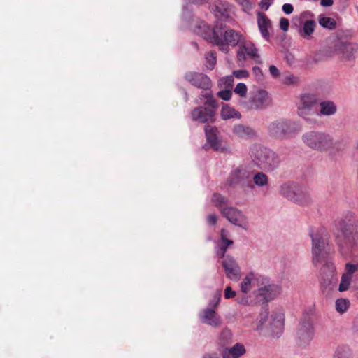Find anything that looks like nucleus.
Listing matches in <instances>:
<instances>
[{
	"instance_id": "nucleus-1",
	"label": "nucleus",
	"mask_w": 358,
	"mask_h": 358,
	"mask_svg": "<svg viewBox=\"0 0 358 358\" xmlns=\"http://www.w3.org/2000/svg\"><path fill=\"white\" fill-rule=\"evenodd\" d=\"M210 38V43L217 45L219 50L224 53L230 51V47L234 48L239 45L245 38V36L240 31L229 27L215 26L214 35Z\"/></svg>"
},
{
	"instance_id": "nucleus-2",
	"label": "nucleus",
	"mask_w": 358,
	"mask_h": 358,
	"mask_svg": "<svg viewBox=\"0 0 358 358\" xmlns=\"http://www.w3.org/2000/svg\"><path fill=\"white\" fill-rule=\"evenodd\" d=\"M309 235L312 241V262L317 266L324 261L330 250L329 236L327 230L322 227L311 228Z\"/></svg>"
},
{
	"instance_id": "nucleus-3",
	"label": "nucleus",
	"mask_w": 358,
	"mask_h": 358,
	"mask_svg": "<svg viewBox=\"0 0 358 358\" xmlns=\"http://www.w3.org/2000/svg\"><path fill=\"white\" fill-rule=\"evenodd\" d=\"M250 151L257 166L264 171L271 172L280 166V157L273 150L260 144H254Z\"/></svg>"
},
{
	"instance_id": "nucleus-4",
	"label": "nucleus",
	"mask_w": 358,
	"mask_h": 358,
	"mask_svg": "<svg viewBox=\"0 0 358 358\" xmlns=\"http://www.w3.org/2000/svg\"><path fill=\"white\" fill-rule=\"evenodd\" d=\"M339 233H335L339 250L343 256H348L358 250V232L355 231L352 226L341 220L338 225Z\"/></svg>"
},
{
	"instance_id": "nucleus-5",
	"label": "nucleus",
	"mask_w": 358,
	"mask_h": 358,
	"mask_svg": "<svg viewBox=\"0 0 358 358\" xmlns=\"http://www.w3.org/2000/svg\"><path fill=\"white\" fill-rule=\"evenodd\" d=\"M255 329L261 331L266 329L275 337H280L284 329V314L279 310L273 312L269 317L266 310H262L255 322Z\"/></svg>"
},
{
	"instance_id": "nucleus-6",
	"label": "nucleus",
	"mask_w": 358,
	"mask_h": 358,
	"mask_svg": "<svg viewBox=\"0 0 358 358\" xmlns=\"http://www.w3.org/2000/svg\"><path fill=\"white\" fill-rule=\"evenodd\" d=\"M202 103L203 106L196 107L192 110V119L200 123L213 121L217 104L210 92L206 91L196 99V103Z\"/></svg>"
},
{
	"instance_id": "nucleus-7",
	"label": "nucleus",
	"mask_w": 358,
	"mask_h": 358,
	"mask_svg": "<svg viewBox=\"0 0 358 358\" xmlns=\"http://www.w3.org/2000/svg\"><path fill=\"white\" fill-rule=\"evenodd\" d=\"M302 141L309 148L320 152L329 151L336 145L331 134L318 131L306 132L302 136Z\"/></svg>"
},
{
	"instance_id": "nucleus-8",
	"label": "nucleus",
	"mask_w": 358,
	"mask_h": 358,
	"mask_svg": "<svg viewBox=\"0 0 358 358\" xmlns=\"http://www.w3.org/2000/svg\"><path fill=\"white\" fill-rule=\"evenodd\" d=\"M301 130L299 124L290 120L280 118L271 122L267 126L270 137L277 140H284L292 137Z\"/></svg>"
},
{
	"instance_id": "nucleus-9",
	"label": "nucleus",
	"mask_w": 358,
	"mask_h": 358,
	"mask_svg": "<svg viewBox=\"0 0 358 358\" xmlns=\"http://www.w3.org/2000/svg\"><path fill=\"white\" fill-rule=\"evenodd\" d=\"M279 194L289 201L300 205L307 204L312 200L308 189L294 182L282 183L279 187Z\"/></svg>"
},
{
	"instance_id": "nucleus-10",
	"label": "nucleus",
	"mask_w": 358,
	"mask_h": 358,
	"mask_svg": "<svg viewBox=\"0 0 358 358\" xmlns=\"http://www.w3.org/2000/svg\"><path fill=\"white\" fill-rule=\"evenodd\" d=\"M182 20L188 24V26L196 34L202 36L210 43L208 35L210 37L214 35L215 27L211 29L203 21L194 17L185 6L183 8Z\"/></svg>"
},
{
	"instance_id": "nucleus-11",
	"label": "nucleus",
	"mask_w": 358,
	"mask_h": 358,
	"mask_svg": "<svg viewBox=\"0 0 358 358\" xmlns=\"http://www.w3.org/2000/svg\"><path fill=\"white\" fill-rule=\"evenodd\" d=\"M271 103L272 98L268 92L260 89L250 93L248 101L242 105L248 110H262L269 107Z\"/></svg>"
},
{
	"instance_id": "nucleus-12",
	"label": "nucleus",
	"mask_w": 358,
	"mask_h": 358,
	"mask_svg": "<svg viewBox=\"0 0 358 358\" xmlns=\"http://www.w3.org/2000/svg\"><path fill=\"white\" fill-rule=\"evenodd\" d=\"M248 58L251 59L257 64L262 63L258 49L254 43L245 38L238 45L236 52V59L238 66H244Z\"/></svg>"
},
{
	"instance_id": "nucleus-13",
	"label": "nucleus",
	"mask_w": 358,
	"mask_h": 358,
	"mask_svg": "<svg viewBox=\"0 0 358 358\" xmlns=\"http://www.w3.org/2000/svg\"><path fill=\"white\" fill-rule=\"evenodd\" d=\"M227 182L231 187L241 186L252 188V172L248 171L245 166H238L231 172Z\"/></svg>"
},
{
	"instance_id": "nucleus-14",
	"label": "nucleus",
	"mask_w": 358,
	"mask_h": 358,
	"mask_svg": "<svg viewBox=\"0 0 358 358\" xmlns=\"http://www.w3.org/2000/svg\"><path fill=\"white\" fill-rule=\"evenodd\" d=\"M317 97L315 94H306L301 97L300 104L298 106V114L308 123H312L310 115L316 114L315 106L317 104Z\"/></svg>"
},
{
	"instance_id": "nucleus-15",
	"label": "nucleus",
	"mask_w": 358,
	"mask_h": 358,
	"mask_svg": "<svg viewBox=\"0 0 358 358\" xmlns=\"http://www.w3.org/2000/svg\"><path fill=\"white\" fill-rule=\"evenodd\" d=\"M262 279L257 289L255 290L257 296H262L266 301H271L280 294L281 287L279 285L271 283L269 278L262 275Z\"/></svg>"
},
{
	"instance_id": "nucleus-16",
	"label": "nucleus",
	"mask_w": 358,
	"mask_h": 358,
	"mask_svg": "<svg viewBox=\"0 0 358 358\" xmlns=\"http://www.w3.org/2000/svg\"><path fill=\"white\" fill-rule=\"evenodd\" d=\"M222 215L231 224L248 230L249 222L245 215L237 208L229 206L222 210Z\"/></svg>"
},
{
	"instance_id": "nucleus-17",
	"label": "nucleus",
	"mask_w": 358,
	"mask_h": 358,
	"mask_svg": "<svg viewBox=\"0 0 358 358\" xmlns=\"http://www.w3.org/2000/svg\"><path fill=\"white\" fill-rule=\"evenodd\" d=\"M211 13L215 18L220 20H227L231 17L232 6L227 1L222 0H215L210 6Z\"/></svg>"
},
{
	"instance_id": "nucleus-18",
	"label": "nucleus",
	"mask_w": 358,
	"mask_h": 358,
	"mask_svg": "<svg viewBox=\"0 0 358 358\" xmlns=\"http://www.w3.org/2000/svg\"><path fill=\"white\" fill-rule=\"evenodd\" d=\"M222 266L226 276L233 281H238L241 278V268L236 260L231 255L222 258Z\"/></svg>"
},
{
	"instance_id": "nucleus-19",
	"label": "nucleus",
	"mask_w": 358,
	"mask_h": 358,
	"mask_svg": "<svg viewBox=\"0 0 358 358\" xmlns=\"http://www.w3.org/2000/svg\"><path fill=\"white\" fill-rule=\"evenodd\" d=\"M314 335L313 324L309 321L301 322L296 332V338L300 345H308Z\"/></svg>"
},
{
	"instance_id": "nucleus-20",
	"label": "nucleus",
	"mask_w": 358,
	"mask_h": 358,
	"mask_svg": "<svg viewBox=\"0 0 358 358\" xmlns=\"http://www.w3.org/2000/svg\"><path fill=\"white\" fill-rule=\"evenodd\" d=\"M185 78L192 85L205 90L211 87V80L206 75L197 72H187Z\"/></svg>"
},
{
	"instance_id": "nucleus-21",
	"label": "nucleus",
	"mask_w": 358,
	"mask_h": 358,
	"mask_svg": "<svg viewBox=\"0 0 358 358\" xmlns=\"http://www.w3.org/2000/svg\"><path fill=\"white\" fill-rule=\"evenodd\" d=\"M262 275L255 273H248L242 280L241 283V290L243 294H248L252 289L258 287L259 283L261 282Z\"/></svg>"
},
{
	"instance_id": "nucleus-22",
	"label": "nucleus",
	"mask_w": 358,
	"mask_h": 358,
	"mask_svg": "<svg viewBox=\"0 0 358 358\" xmlns=\"http://www.w3.org/2000/svg\"><path fill=\"white\" fill-rule=\"evenodd\" d=\"M218 129L215 127L206 125L205 127V133L207 143L210 147L215 151L222 150V142L218 138Z\"/></svg>"
},
{
	"instance_id": "nucleus-23",
	"label": "nucleus",
	"mask_w": 358,
	"mask_h": 358,
	"mask_svg": "<svg viewBox=\"0 0 358 358\" xmlns=\"http://www.w3.org/2000/svg\"><path fill=\"white\" fill-rule=\"evenodd\" d=\"M335 50L343 55L346 59H351L358 54V44L339 41L335 45Z\"/></svg>"
},
{
	"instance_id": "nucleus-24",
	"label": "nucleus",
	"mask_w": 358,
	"mask_h": 358,
	"mask_svg": "<svg viewBox=\"0 0 358 358\" xmlns=\"http://www.w3.org/2000/svg\"><path fill=\"white\" fill-rule=\"evenodd\" d=\"M199 318L203 324H206L213 327H217L221 324V319L212 308H208L199 313Z\"/></svg>"
},
{
	"instance_id": "nucleus-25",
	"label": "nucleus",
	"mask_w": 358,
	"mask_h": 358,
	"mask_svg": "<svg viewBox=\"0 0 358 358\" xmlns=\"http://www.w3.org/2000/svg\"><path fill=\"white\" fill-rule=\"evenodd\" d=\"M258 27L262 36L266 41H269L271 31L272 30V24L271 20L267 16L259 12L257 15Z\"/></svg>"
},
{
	"instance_id": "nucleus-26",
	"label": "nucleus",
	"mask_w": 358,
	"mask_h": 358,
	"mask_svg": "<svg viewBox=\"0 0 358 358\" xmlns=\"http://www.w3.org/2000/svg\"><path fill=\"white\" fill-rule=\"evenodd\" d=\"M322 272L323 274L327 275V280L324 278L322 283L331 289L330 286L336 280L334 277L335 266L334 263L330 260H327L322 268Z\"/></svg>"
},
{
	"instance_id": "nucleus-27",
	"label": "nucleus",
	"mask_w": 358,
	"mask_h": 358,
	"mask_svg": "<svg viewBox=\"0 0 358 358\" xmlns=\"http://www.w3.org/2000/svg\"><path fill=\"white\" fill-rule=\"evenodd\" d=\"M337 106L334 101L324 100L319 103L318 116H331L336 113Z\"/></svg>"
},
{
	"instance_id": "nucleus-28",
	"label": "nucleus",
	"mask_w": 358,
	"mask_h": 358,
	"mask_svg": "<svg viewBox=\"0 0 358 358\" xmlns=\"http://www.w3.org/2000/svg\"><path fill=\"white\" fill-rule=\"evenodd\" d=\"M245 353V348L241 343H236L233 347L222 350L223 358H238Z\"/></svg>"
},
{
	"instance_id": "nucleus-29",
	"label": "nucleus",
	"mask_w": 358,
	"mask_h": 358,
	"mask_svg": "<svg viewBox=\"0 0 358 358\" xmlns=\"http://www.w3.org/2000/svg\"><path fill=\"white\" fill-rule=\"evenodd\" d=\"M232 132L235 136L242 138H252L256 135L255 131L252 128L241 124H235Z\"/></svg>"
},
{
	"instance_id": "nucleus-30",
	"label": "nucleus",
	"mask_w": 358,
	"mask_h": 358,
	"mask_svg": "<svg viewBox=\"0 0 358 358\" xmlns=\"http://www.w3.org/2000/svg\"><path fill=\"white\" fill-rule=\"evenodd\" d=\"M220 115L222 120H227L232 118L241 119V113L229 106L228 104H223L222 106Z\"/></svg>"
},
{
	"instance_id": "nucleus-31",
	"label": "nucleus",
	"mask_w": 358,
	"mask_h": 358,
	"mask_svg": "<svg viewBox=\"0 0 358 358\" xmlns=\"http://www.w3.org/2000/svg\"><path fill=\"white\" fill-rule=\"evenodd\" d=\"M316 26V23L314 20H306L303 24L302 28L299 31L300 36L306 39H310L311 35L313 33L315 28Z\"/></svg>"
},
{
	"instance_id": "nucleus-32",
	"label": "nucleus",
	"mask_w": 358,
	"mask_h": 358,
	"mask_svg": "<svg viewBox=\"0 0 358 358\" xmlns=\"http://www.w3.org/2000/svg\"><path fill=\"white\" fill-rule=\"evenodd\" d=\"M212 203L217 207L220 213H222V210L229 208L230 206L229 205V200L223 196L222 194L218 193H214L211 198Z\"/></svg>"
},
{
	"instance_id": "nucleus-33",
	"label": "nucleus",
	"mask_w": 358,
	"mask_h": 358,
	"mask_svg": "<svg viewBox=\"0 0 358 358\" xmlns=\"http://www.w3.org/2000/svg\"><path fill=\"white\" fill-rule=\"evenodd\" d=\"M234 242L231 240H224V241H220L218 240L216 243L215 246V253L218 258L222 259L225 257V253L227 250V248L233 245Z\"/></svg>"
},
{
	"instance_id": "nucleus-34",
	"label": "nucleus",
	"mask_w": 358,
	"mask_h": 358,
	"mask_svg": "<svg viewBox=\"0 0 358 358\" xmlns=\"http://www.w3.org/2000/svg\"><path fill=\"white\" fill-rule=\"evenodd\" d=\"M333 358H351V351L348 345H339L336 348Z\"/></svg>"
},
{
	"instance_id": "nucleus-35",
	"label": "nucleus",
	"mask_w": 358,
	"mask_h": 358,
	"mask_svg": "<svg viewBox=\"0 0 358 358\" xmlns=\"http://www.w3.org/2000/svg\"><path fill=\"white\" fill-rule=\"evenodd\" d=\"M319 24L321 27L330 30L335 29L336 25V22L334 19L323 15H320Z\"/></svg>"
},
{
	"instance_id": "nucleus-36",
	"label": "nucleus",
	"mask_w": 358,
	"mask_h": 358,
	"mask_svg": "<svg viewBox=\"0 0 358 358\" xmlns=\"http://www.w3.org/2000/svg\"><path fill=\"white\" fill-rule=\"evenodd\" d=\"M254 183L258 187H264L268 185V179L263 172H257L254 176H252Z\"/></svg>"
},
{
	"instance_id": "nucleus-37",
	"label": "nucleus",
	"mask_w": 358,
	"mask_h": 358,
	"mask_svg": "<svg viewBox=\"0 0 358 358\" xmlns=\"http://www.w3.org/2000/svg\"><path fill=\"white\" fill-rule=\"evenodd\" d=\"M336 310L339 313H345L350 306V301L345 299H338L335 303Z\"/></svg>"
},
{
	"instance_id": "nucleus-38",
	"label": "nucleus",
	"mask_w": 358,
	"mask_h": 358,
	"mask_svg": "<svg viewBox=\"0 0 358 358\" xmlns=\"http://www.w3.org/2000/svg\"><path fill=\"white\" fill-rule=\"evenodd\" d=\"M206 67L208 69H213L217 62L216 52L210 51L206 55Z\"/></svg>"
},
{
	"instance_id": "nucleus-39",
	"label": "nucleus",
	"mask_w": 358,
	"mask_h": 358,
	"mask_svg": "<svg viewBox=\"0 0 358 358\" xmlns=\"http://www.w3.org/2000/svg\"><path fill=\"white\" fill-rule=\"evenodd\" d=\"M351 278L348 277V275H342L341 282L339 285L338 290L340 292H344L348 289L349 286L351 282Z\"/></svg>"
},
{
	"instance_id": "nucleus-40",
	"label": "nucleus",
	"mask_w": 358,
	"mask_h": 358,
	"mask_svg": "<svg viewBox=\"0 0 358 358\" xmlns=\"http://www.w3.org/2000/svg\"><path fill=\"white\" fill-rule=\"evenodd\" d=\"M248 88L245 83H239L237 84L234 89V92L241 97L245 96Z\"/></svg>"
},
{
	"instance_id": "nucleus-41",
	"label": "nucleus",
	"mask_w": 358,
	"mask_h": 358,
	"mask_svg": "<svg viewBox=\"0 0 358 358\" xmlns=\"http://www.w3.org/2000/svg\"><path fill=\"white\" fill-rule=\"evenodd\" d=\"M234 84V76H229L226 77H223L219 80V85L221 86H224L227 88L231 87Z\"/></svg>"
},
{
	"instance_id": "nucleus-42",
	"label": "nucleus",
	"mask_w": 358,
	"mask_h": 358,
	"mask_svg": "<svg viewBox=\"0 0 358 358\" xmlns=\"http://www.w3.org/2000/svg\"><path fill=\"white\" fill-rule=\"evenodd\" d=\"M358 269V264H353L348 263L345 265V272L343 274V275H348V277L352 278V274Z\"/></svg>"
},
{
	"instance_id": "nucleus-43",
	"label": "nucleus",
	"mask_w": 358,
	"mask_h": 358,
	"mask_svg": "<svg viewBox=\"0 0 358 358\" xmlns=\"http://www.w3.org/2000/svg\"><path fill=\"white\" fill-rule=\"evenodd\" d=\"M299 81V78L291 73L283 76L282 82L285 84H295Z\"/></svg>"
},
{
	"instance_id": "nucleus-44",
	"label": "nucleus",
	"mask_w": 358,
	"mask_h": 358,
	"mask_svg": "<svg viewBox=\"0 0 358 358\" xmlns=\"http://www.w3.org/2000/svg\"><path fill=\"white\" fill-rule=\"evenodd\" d=\"M233 76L238 79L245 78L249 76V72L245 69L236 70L233 71Z\"/></svg>"
},
{
	"instance_id": "nucleus-45",
	"label": "nucleus",
	"mask_w": 358,
	"mask_h": 358,
	"mask_svg": "<svg viewBox=\"0 0 358 358\" xmlns=\"http://www.w3.org/2000/svg\"><path fill=\"white\" fill-rule=\"evenodd\" d=\"M217 96L224 101H229L231 97V91L230 90H221L217 93Z\"/></svg>"
},
{
	"instance_id": "nucleus-46",
	"label": "nucleus",
	"mask_w": 358,
	"mask_h": 358,
	"mask_svg": "<svg viewBox=\"0 0 358 358\" xmlns=\"http://www.w3.org/2000/svg\"><path fill=\"white\" fill-rule=\"evenodd\" d=\"M273 0H261L259 3V6L261 9L264 10H267L270 6L273 3Z\"/></svg>"
},
{
	"instance_id": "nucleus-47",
	"label": "nucleus",
	"mask_w": 358,
	"mask_h": 358,
	"mask_svg": "<svg viewBox=\"0 0 358 358\" xmlns=\"http://www.w3.org/2000/svg\"><path fill=\"white\" fill-rule=\"evenodd\" d=\"M252 73L258 80H262L263 78V73L262 69L258 66H254L252 68Z\"/></svg>"
},
{
	"instance_id": "nucleus-48",
	"label": "nucleus",
	"mask_w": 358,
	"mask_h": 358,
	"mask_svg": "<svg viewBox=\"0 0 358 358\" xmlns=\"http://www.w3.org/2000/svg\"><path fill=\"white\" fill-rule=\"evenodd\" d=\"M289 20L286 18H281L280 20V29L284 31H287L289 29Z\"/></svg>"
},
{
	"instance_id": "nucleus-49",
	"label": "nucleus",
	"mask_w": 358,
	"mask_h": 358,
	"mask_svg": "<svg viewBox=\"0 0 358 358\" xmlns=\"http://www.w3.org/2000/svg\"><path fill=\"white\" fill-rule=\"evenodd\" d=\"M236 296V292L232 290L231 287H227L224 289L225 299L234 298Z\"/></svg>"
},
{
	"instance_id": "nucleus-50",
	"label": "nucleus",
	"mask_w": 358,
	"mask_h": 358,
	"mask_svg": "<svg viewBox=\"0 0 358 358\" xmlns=\"http://www.w3.org/2000/svg\"><path fill=\"white\" fill-rule=\"evenodd\" d=\"M282 10L285 14L289 15L293 12L294 8L290 3H285L282 7Z\"/></svg>"
},
{
	"instance_id": "nucleus-51",
	"label": "nucleus",
	"mask_w": 358,
	"mask_h": 358,
	"mask_svg": "<svg viewBox=\"0 0 358 358\" xmlns=\"http://www.w3.org/2000/svg\"><path fill=\"white\" fill-rule=\"evenodd\" d=\"M269 71L271 76L274 78H277L280 75V71L276 66L271 65L269 66Z\"/></svg>"
},
{
	"instance_id": "nucleus-52",
	"label": "nucleus",
	"mask_w": 358,
	"mask_h": 358,
	"mask_svg": "<svg viewBox=\"0 0 358 358\" xmlns=\"http://www.w3.org/2000/svg\"><path fill=\"white\" fill-rule=\"evenodd\" d=\"M220 292L216 294L214 296V299L212 301H210L209 305L210 306H213V307L217 306V305L218 304L219 301H220Z\"/></svg>"
},
{
	"instance_id": "nucleus-53",
	"label": "nucleus",
	"mask_w": 358,
	"mask_h": 358,
	"mask_svg": "<svg viewBox=\"0 0 358 358\" xmlns=\"http://www.w3.org/2000/svg\"><path fill=\"white\" fill-rule=\"evenodd\" d=\"M217 215L215 214H210L207 217V221L210 224H215L217 222Z\"/></svg>"
},
{
	"instance_id": "nucleus-54",
	"label": "nucleus",
	"mask_w": 358,
	"mask_h": 358,
	"mask_svg": "<svg viewBox=\"0 0 358 358\" xmlns=\"http://www.w3.org/2000/svg\"><path fill=\"white\" fill-rule=\"evenodd\" d=\"M334 3L333 0H320V5L324 7H329Z\"/></svg>"
},
{
	"instance_id": "nucleus-55",
	"label": "nucleus",
	"mask_w": 358,
	"mask_h": 358,
	"mask_svg": "<svg viewBox=\"0 0 358 358\" xmlns=\"http://www.w3.org/2000/svg\"><path fill=\"white\" fill-rule=\"evenodd\" d=\"M227 231L224 229H222L220 231V241L229 240L227 236Z\"/></svg>"
},
{
	"instance_id": "nucleus-56",
	"label": "nucleus",
	"mask_w": 358,
	"mask_h": 358,
	"mask_svg": "<svg viewBox=\"0 0 358 358\" xmlns=\"http://www.w3.org/2000/svg\"><path fill=\"white\" fill-rule=\"evenodd\" d=\"M203 358H219V357L216 353H207L203 355Z\"/></svg>"
},
{
	"instance_id": "nucleus-57",
	"label": "nucleus",
	"mask_w": 358,
	"mask_h": 358,
	"mask_svg": "<svg viewBox=\"0 0 358 358\" xmlns=\"http://www.w3.org/2000/svg\"><path fill=\"white\" fill-rule=\"evenodd\" d=\"M208 0H193V2L197 4H202L207 2Z\"/></svg>"
},
{
	"instance_id": "nucleus-58",
	"label": "nucleus",
	"mask_w": 358,
	"mask_h": 358,
	"mask_svg": "<svg viewBox=\"0 0 358 358\" xmlns=\"http://www.w3.org/2000/svg\"><path fill=\"white\" fill-rule=\"evenodd\" d=\"M236 1H237L238 3H239L241 5H244L245 3H248V1L247 0H235Z\"/></svg>"
}]
</instances>
